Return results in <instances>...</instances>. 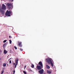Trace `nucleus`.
<instances>
[{"label":"nucleus","mask_w":74,"mask_h":74,"mask_svg":"<svg viewBox=\"0 0 74 74\" xmlns=\"http://www.w3.org/2000/svg\"><path fill=\"white\" fill-rule=\"evenodd\" d=\"M6 9V6L4 4H2V7L0 8V12L2 14H4V10Z\"/></svg>","instance_id":"nucleus-1"},{"label":"nucleus","mask_w":74,"mask_h":74,"mask_svg":"<svg viewBox=\"0 0 74 74\" xmlns=\"http://www.w3.org/2000/svg\"><path fill=\"white\" fill-rule=\"evenodd\" d=\"M46 61L49 64H50L52 67H53V64L52 62V61H51V58L46 59Z\"/></svg>","instance_id":"nucleus-2"},{"label":"nucleus","mask_w":74,"mask_h":74,"mask_svg":"<svg viewBox=\"0 0 74 74\" xmlns=\"http://www.w3.org/2000/svg\"><path fill=\"white\" fill-rule=\"evenodd\" d=\"M12 13V12L10 11H8L7 10L5 14L6 16H10V14Z\"/></svg>","instance_id":"nucleus-3"},{"label":"nucleus","mask_w":74,"mask_h":74,"mask_svg":"<svg viewBox=\"0 0 74 74\" xmlns=\"http://www.w3.org/2000/svg\"><path fill=\"white\" fill-rule=\"evenodd\" d=\"M18 58H16V59L15 60V63H16V64L15 65V66L14 67V68L15 69L16 67V66L18 65Z\"/></svg>","instance_id":"nucleus-4"},{"label":"nucleus","mask_w":74,"mask_h":74,"mask_svg":"<svg viewBox=\"0 0 74 74\" xmlns=\"http://www.w3.org/2000/svg\"><path fill=\"white\" fill-rule=\"evenodd\" d=\"M12 4L11 3H8L7 4V5L8 6V7L9 9H11V5Z\"/></svg>","instance_id":"nucleus-5"},{"label":"nucleus","mask_w":74,"mask_h":74,"mask_svg":"<svg viewBox=\"0 0 74 74\" xmlns=\"http://www.w3.org/2000/svg\"><path fill=\"white\" fill-rule=\"evenodd\" d=\"M18 45L20 47H22V42H18Z\"/></svg>","instance_id":"nucleus-6"},{"label":"nucleus","mask_w":74,"mask_h":74,"mask_svg":"<svg viewBox=\"0 0 74 74\" xmlns=\"http://www.w3.org/2000/svg\"><path fill=\"white\" fill-rule=\"evenodd\" d=\"M39 73L40 74H43L44 73V70L43 69L39 71Z\"/></svg>","instance_id":"nucleus-7"},{"label":"nucleus","mask_w":74,"mask_h":74,"mask_svg":"<svg viewBox=\"0 0 74 74\" xmlns=\"http://www.w3.org/2000/svg\"><path fill=\"white\" fill-rule=\"evenodd\" d=\"M38 64L39 65H40V66H41V67H43V65H42V62H40L39 63H38Z\"/></svg>","instance_id":"nucleus-8"},{"label":"nucleus","mask_w":74,"mask_h":74,"mask_svg":"<svg viewBox=\"0 0 74 74\" xmlns=\"http://www.w3.org/2000/svg\"><path fill=\"white\" fill-rule=\"evenodd\" d=\"M37 67L38 70H41L42 69L41 66H37Z\"/></svg>","instance_id":"nucleus-9"},{"label":"nucleus","mask_w":74,"mask_h":74,"mask_svg":"<svg viewBox=\"0 0 74 74\" xmlns=\"http://www.w3.org/2000/svg\"><path fill=\"white\" fill-rule=\"evenodd\" d=\"M46 68L47 69H50V66H48V65H46Z\"/></svg>","instance_id":"nucleus-10"},{"label":"nucleus","mask_w":74,"mask_h":74,"mask_svg":"<svg viewBox=\"0 0 74 74\" xmlns=\"http://www.w3.org/2000/svg\"><path fill=\"white\" fill-rule=\"evenodd\" d=\"M7 52H8V51L5 50H4V54H6V53H7Z\"/></svg>","instance_id":"nucleus-11"},{"label":"nucleus","mask_w":74,"mask_h":74,"mask_svg":"<svg viewBox=\"0 0 74 74\" xmlns=\"http://www.w3.org/2000/svg\"><path fill=\"white\" fill-rule=\"evenodd\" d=\"M47 73H48V74H51V72L48 70H47Z\"/></svg>","instance_id":"nucleus-12"},{"label":"nucleus","mask_w":74,"mask_h":74,"mask_svg":"<svg viewBox=\"0 0 74 74\" xmlns=\"http://www.w3.org/2000/svg\"><path fill=\"white\" fill-rule=\"evenodd\" d=\"M3 67H5L6 66V63H4L3 64Z\"/></svg>","instance_id":"nucleus-13"},{"label":"nucleus","mask_w":74,"mask_h":74,"mask_svg":"<svg viewBox=\"0 0 74 74\" xmlns=\"http://www.w3.org/2000/svg\"><path fill=\"white\" fill-rule=\"evenodd\" d=\"M6 45V43H5L3 44V47H4V48L5 47V46Z\"/></svg>","instance_id":"nucleus-14"},{"label":"nucleus","mask_w":74,"mask_h":74,"mask_svg":"<svg viewBox=\"0 0 74 74\" xmlns=\"http://www.w3.org/2000/svg\"><path fill=\"white\" fill-rule=\"evenodd\" d=\"M10 41V44H12V41L11 40H9V41Z\"/></svg>","instance_id":"nucleus-15"},{"label":"nucleus","mask_w":74,"mask_h":74,"mask_svg":"<svg viewBox=\"0 0 74 74\" xmlns=\"http://www.w3.org/2000/svg\"><path fill=\"white\" fill-rule=\"evenodd\" d=\"M34 65L33 64L32 65V66H31V67H32V68H34Z\"/></svg>","instance_id":"nucleus-16"},{"label":"nucleus","mask_w":74,"mask_h":74,"mask_svg":"<svg viewBox=\"0 0 74 74\" xmlns=\"http://www.w3.org/2000/svg\"><path fill=\"white\" fill-rule=\"evenodd\" d=\"M4 70H2V71L1 72V74H3V73H4Z\"/></svg>","instance_id":"nucleus-17"},{"label":"nucleus","mask_w":74,"mask_h":74,"mask_svg":"<svg viewBox=\"0 0 74 74\" xmlns=\"http://www.w3.org/2000/svg\"><path fill=\"white\" fill-rule=\"evenodd\" d=\"M23 73L25 74H26V71H23Z\"/></svg>","instance_id":"nucleus-18"},{"label":"nucleus","mask_w":74,"mask_h":74,"mask_svg":"<svg viewBox=\"0 0 74 74\" xmlns=\"http://www.w3.org/2000/svg\"><path fill=\"white\" fill-rule=\"evenodd\" d=\"M6 41H7V40H5L3 41V42L5 43V42H6Z\"/></svg>","instance_id":"nucleus-19"},{"label":"nucleus","mask_w":74,"mask_h":74,"mask_svg":"<svg viewBox=\"0 0 74 74\" xmlns=\"http://www.w3.org/2000/svg\"><path fill=\"white\" fill-rule=\"evenodd\" d=\"M20 49L21 51H23V49H22L20 48Z\"/></svg>","instance_id":"nucleus-20"},{"label":"nucleus","mask_w":74,"mask_h":74,"mask_svg":"<svg viewBox=\"0 0 74 74\" xmlns=\"http://www.w3.org/2000/svg\"><path fill=\"white\" fill-rule=\"evenodd\" d=\"M10 53H12V50H10Z\"/></svg>","instance_id":"nucleus-21"},{"label":"nucleus","mask_w":74,"mask_h":74,"mask_svg":"<svg viewBox=\"0 0 74 74\" xmlns=\"http://www.w3.org/2000/svg\"><path fill=\"white\" fill-rule=\"evenodd\" d=\"M14 48L15 49H17V47H16V46H14Z\"/></svg>","instance_id":"nucleus-22"},{"label":"nucleus","mask_w":74,"mask_h":74,"mask_svg":"<svg viewBox=\"0 0 74 74\" xmlns=\"http://www.w3.org/2000/svg\"><path fill=\"white\" fill-rule=\"evenodd\" d=\"M9 63L10 64H11V60H10L9 61Z\"/></svg>","instance_id":"nucleus-23"},{"label":"nucleus","mask_w":74,"mask_h":74,"mask_svg":"<svg viewBox=\"0 0 74 74\" xmlns=\"http://www.w3.org/2000/svg\"><path fill=\"white\" fill-rule=\"evenodd\" d=\"M15 73V70L13 71V73L14 74Z\"/></svg>","instance_id":"nucleus-24"},{"label":"nucleus","mask_w":74,"mask_h":74,"mask_svg":"<svg viewBox=\"0 0 74 74\" xmlns=\"http://www.w3.org/2000/svg\"><path fill=\"white\" fill-rule=\"evenodd\" d=\"M26 65H25V66L24 69H25V68H26Z\"/></svg>","instance_id":"nucleus-25"},{"label":"nucleus","mask_w":74,"mask_h":74,"mask_svg":"<svg viewBox=\"0 0 74 74\" xmlns=\"http://www.w3.org/2000/svg\"><path fill=\"white\" fill-rule=\"evenodd\" d=\"M10 1H14V0H10Z\"/></svg>","instance_id":"nucleus-26"},{"label":"nucleus","mask_w":74,"mask_h":74,"mask_svg":"<svg viewBox=\"0 0 74 74\" xmlns=\"http://www.w3.org/2000/svg\"><path fill=\"white\" fill-rule=\"evenodd\" d=\"M15 63H13V65H15Z\"/></svg>","instance_id":"nucleus-27"},{"label":"nucleus","mask_w":74,"mask_h":74,"mask_svg":"<svg viewBox=\"0 0 74 74\" xmlns=\"http://www.w3.org/2000/svg\"><path fill=\"white\" fill-rule=\"evenodd\" d=\"M9 38H11V36H9Z\"/></svg>","instance_id":"nucleus-28"},{"label":"nucleus","mask_w":74,"mask_h":74,"mask_svg":"<svg viewBox=\"0 0 74 74\" xmlns=\"http://www.w3.org/2000/svg\"><path fill=\"white\" fill-rule=\"evenodd\" d=\"M9 65H8V64H7V66H8Z\"/></svg>","instance_id":"nucleus-29"},{"label":"nucleus","mask_w":74,"mask_h":74,"mask_svg":"<svg viewBox=\"0 0 74 74\" xmlns=\"http://www.w3.org/2000/svg\"><path fill=\"white\" fill-rule=\"evenodd\" d=\"M0 7H1V6L0 5Z\"/></svg>","instance_id":"nucleus-30"},{"label":"nucleus","mask_w":74,"mask_h":74,"mask_svg":"<svg viewBox=\"0 0 74 74\" xmlns=\"http://www.w3.org/2000/svg\"><path fill=\"white\" fill-rule=\"evenodd\" d=\"M10 59H11V58H10V59H9V60H10Z\"/></svg>","instance_id":"nucleus-31"},{"label":"nucleus","mask_w":74,"mask_h":74,"mask_svg":"<svg viewBox=\"0 0 74 74\" xmlns=\"http://www.w3.org/2000/svg\"><path fill=\"white\" fill-rule=\"evenodd\" d=\"M36 70H37V69H36Z\"/></svg>","instance_id":"nucleus-32"},{"label":"nucleus","mask_w":74,"mask_h":74,"mask_svg":"<svg viewBox=\"0 0 74 74\" xmlns=\"http://www.w3.org/2000/svg\"><path fill=\"white\" fill-rule=\"evenodd\" d=\"M13 74H14V73H13Z\"/></svg>","instance_id":"nucleus-33"}]
</instances>
